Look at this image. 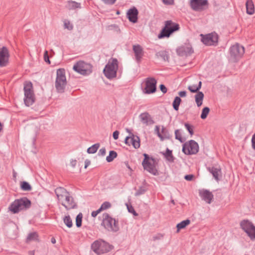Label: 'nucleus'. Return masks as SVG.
Here are the masks:
<instances>
[{
  "mask_svg": "<svg viewBox=\"0 0 255 255\" xmlns=\"http://www.w3.org/2000/svg\"><path fill=\"white\" fill-rule=\"evenodd\" d=\"M179 25L174 22L171 20H166L164 22V26L158 35V38L162 39L164 37H169L173 32L179 30Z\"/></svg>",
  "mask_w": 255,
  "mask_h": 255,
  "instance_id": "nucleus-1",
  "label": "nucleus"
},
{
  "mask_svg": "<svg viewBox=\"0 0 255 255\" xmlns=\"http://www.w3.org/2000/svg\"><path fill=\"white\" fill-rule=\"evenodd\" d=\"M118 69V61L116 58H112L109 60L106 65L103 73L105 76L109 79L115 78Z\"/></svg>",
  "mask_w": 255,
  "mask_h": 255,
  "instance_id": "nucleus-2",
  "label": "nucleus"
},
{
  "mask_svg": "<svg viewBox=\"0 0 255 255\" xmlns=\"http://www.w3.org/2000/svg\"><path fill=\"white\" fill-rule=\"evenodd\" d=\"M67 81L65 76V71L63 68L58 69L57 70L55 84L57 92L59 93H64Z\"/></svg>",
  "mask_w": 255,
  "mask_h": 255,
  "instance_id": "nucleus-3",
  "label": "nucleus"
},
{
  "mask_svg": "<svg viewBox=\"0 0 255 255\" xmlns=\"http://www.w3.org/2000/svg\"><path fill=\"white\" fill-rule=\"evenodd\" d=\"M102 225L109 231L116 232L119 231L118 221L112 218L108 213L103 215Z\"/></svg>",
  "mask_w": 255,
  "mask_h": 255,
  "instance_id": "nucleus-4",
  "label": "nucleus"
},
{
  "mask_svg": "<svg viewBox=\"0 0 255 255\" xmlns=\"http://www.w3.org/2000/svg\"><path fill=\"white\" fill-rule=\"evenodd\" d=\"M24 102L26 106L32 105L35 102L33 85L31 82L26 81L24 83Z\"/></svg>",
  "mask_w": 255,
  "mask_h": 255,
  "instance_id": "nucleus-5",
  "label": "nucleus"
},
{
  "mask_svg": "<svg viewBox=\"0 0 255 255\" xmlns=\"http://www.w3.org/2000/svg\"><path fill=\"white\" fill-rule=\"evenodd\" d=\"M143 156L144 159L142 162L143 169L152 175H157L158 172L156 168L155 159L152 157H149L146 153H144Z\"/></svg>",
  "mask_w": 255,
  "mask_h": 255,
  "instance_id": "nucleus-6",
  "label": "nucleus"
},
{
  "mask_svg": "<svg viewBox=\"0 0 255 255\" xmlns=\"http://www.w3.org/2000/svg\"><path fill=\"white\" fill-rule=\"evenodd\" d=\"M73 69L81 75H88L92 72L93 66L90 63L79 61L74 64Z\"/></svg>",
  "mask_w": 255,
  "mask_h": 255,
  "instance_id": "nucleus-7",
  "label": "nucleus"
},
{
  "mask_svg": "<svg viewBox=\"0 0 255 255\" xmlns=\"http://www.w3.org/2000/svg\"><path fill=\"white\" fill-rule=\"evenodd\" d=\"M241 228L247 234L251 240L255 239V226L248 220H244L240 223Z\"/></svg>",
  "mask_w": 255,
  "mask_h": 255,
  "instance_id": "nucleus-8",
  "label": "nucleus"
},
{
  "mask_svg": "<svg viewBox=\"0 0 255 255\" xmlns=\"http://www.w3.org/2000/svg\"><path fill=\"white\" fill-rule=\"evenodd\" d=\"M91 249L97 255H101L110 251L109 246L105 242L96 241L91 245Z\"/></svg>",
  "mask_w": 255,
  "mask_h": 255,
  "instance_id": "nucleus-9",
  "label": "nucleus"
},
{
  "mask_svg": "<svg viewBox=\"0 0 255 255\" xmlns=\"http://www.w3.org/2000/svg\"><path fill=\"white\" fill-rule=\"evenodd\" d=\"M201 41L207 46H216L218 42L219 36L216 32H212L206 35L200 34Z\"/></svg>",
  "mask_w": 255,
  "mask_h": 255,
  "instance_id": "nucleus-10",
  "label": "nucleus"
},
{
  "mask_svg": "<svg viewBox=\"0 0 255 255\" xmlns=\"http://www.w3.org/2000/svg\"><path fill=\"white\" fill-rule=\"evenodd\" d=\"M198 151V144L193 140H190L189 142H185L183 145L182 151L186 155L195 154Z\"/></svg>",
  "mask_w": 255,
  "mask_h": 255,
  "instance_id": "nucleus-11",
  "label": "nucleus"
},
{
  "mask_svg": "<svg viewBox=\"0 0 255 255\" xmlns=\"http://www.w3.org/2000/svg\"><path fill=\"white\" fill-rule=\"evenodd\" d=\"M244 52V47L238 43L232 46L230 49L231 58L234 61H237L243 55Z\"/></svg>",
  "mask_w": 255,
  "mask_h": 255,
  "instance_id": "nucleus-12",
  "label": "nucleus"
},
{
  "mask_svg": "<svg viewBox=\"0 0 255 255\" xmlns=\"http://www.w3.org/2000/svg\"><path fill=\"white\" fill-rule=\"evenodd\" d=\"M189 5L191 9L196 11H201L208 8L207 0H190Z\"/></svg>",
  "mask_w": 255,
  "mask_h": 255,
  "instance_id": "nucleus-13",
  "label": "nucleus"
},
{
  "mask_svg": "<svg viewBox=\"0 0 255 255\" xmlns=\"http://www.w3.org/2000/svg\"><path fill=\"white\" fill-rule=\"evenodd\" d=\"M10 57L8 48L5 46L0 48V67L6 66L9 62Z\"/></svg>",
  "mask_w": 255,
  "mask_h": 255,
  "instance_id": "nucleus-14",
  "label": "nucleus"
},
{
  "mask_svg": "<svg viewBox=\"0 0 255 255\" xmlns=\"http://www.w3.org/2000/svg\"><path fill=\"white\" fill-rule=\"evenodd\" d=\"M145 87L144 88L146 94L154 93L156 90V80L154 78H147L145 81Z\"/></svg>",
  "mask_w": 255,
  "mask_h": 255,
  "instance_id": "nucleus-15",
  "label": "nucleus"
},
{
  "mask_svg": "<svg viewBox=\"0 0 255 255\" xmlns=\"http://www.w3.org/2000/svg\"><path fill=\"white\" fill-rule=\"evenodd\" d=\"M176 52L180 56H187L193 53L194 51L191 45L185 44L178 47Z\"/></svg>",
  "mask_w": 255,
  "mask_h": 255,
  "instance_id": "nucleus-16",
  "label": "nucleus"
},
{
  "mask_svg": "<svg viewBox=\"0 0 255 255\" xmlns=\"http://www.w3.org/2000/svg\"><path fill=\"white\" fill-rule=\"evenodd\" d=\"M132 50L134 53L136 61L138 63L140 62L144 55V51L142 47L139 44L134 45L132 46Z\"/></svg>",
  "mask_w": 255,
  "mask_h": 255,
  "instance_id": "nucleus-17",
  "label": "nucleus"
},
{
  "mask_svg": "<svg viewBox=\"0 0 255 255\" xmlns=\"http://www.w3.org/2000/svg\"><path fill=\"white\" fill-rule=\"evenodd\" d=\"M199 195L202 200L208 204H210L214 198V195L212 193L207 189L200 190L199 191Z\"/></svg>",
  "mask_w": 255,
  "mask_h": 255,
  "instance_id": "nucleus-18",
  "label": "nucleus"
},
{
  "mask_svg": "<svg viewBox=\"0 0 255 255\" xmlns=\"http://www.w3.org/2000/svg\"><path fill=\"white\" fill-rule=\"evenodd\" d=\"M65 201L67 204L62 203V205L66 210H68L71 209L76 208L77 207L76 203L74 201L73 197L70 195L69 193L67 195H65Z\"/></svg>",
  "mask_w": 255,
  "mask_h": 255,
  "instance_id": "nucleus-19",
  "label": "nucleus"
},
{
  "mask_svg": "<svg viewBox=\"0 0 255 255\" xmlns=\"http://www.w3.org/2000/svg\"><path fill=\"white\" fill-rule=\"evenodd\" d=\"M155 130L161 141L166 139H170L171 135L167 129L162 127L161 132L159 131V127L156 126Z\"/></svg>",
  "mask_w": 255,
  "mask_h": 255,
  "instance_id": "nucleus-20",
  "label": "nucleus"
},
{
  "mask_svg": "<svg viewBox=\"0 0 255 255\" xmlns=\"http://www.w3.org/2000/svg\"><path fill=\"white\" fill-rule=\"evenodd\" d=\"M138 14V11L137 8L133 7L128 11L127 15L129 21L136 23L137 21Z\"/></svg>",
  "mask_w": 255,
  "mask_h": 255,
  "instance_id": "nucleus-21",
  "label": "nucleus"
},
{
  "mask_svg": "<svg viewBox=\"0 0 255 255\" xmlns=\"http://www.w3.org/2000/svg\"><path fill=\"white\" fill-rule=\"evenodd\" d=\"M139 117L141 122L146 126L152 125L154 123V122L152 120L151 116L147 112L141 113L139 115Z\"/></svg>",
  "mask_w": 255,
  "mask_h": 255,
  "instance_id": "nucleus-22",
  "label": "nucleus"
},
{
  "mask_svg": "<svg viewBox=\"0 0 255 255\" xmlns=\"http://www.w3.org/2000/svg\"><path fill=\"white\" fill-rule=\"evenodd\" d=\"M207 169L217 181L220 180V177L222 176L221 169L220 167H209Z\"/></svg>",
  "mask_w": 255,
  "mask_h": 255,
  "instance_id": "nucleus-23",
  "label": "nucleus"
},
{
  "mask_svg": "<svg viewBox=\"0 0 255 255\" xmlns=\"http://www.w3.org/2000/svg\"><path fill=\"white\" fill-rule=\"evenodd\" d=\"M129 140H131L132 142V145L136 149L140 147V139L139 137L137 136H134L133 134H132L131 136H127L125 140V142L126 144H128L129 142L128 141Z\"/></svg>",
  "mask_w": 255,
  "mask_h": 255,
  "instance_id": "nucleus-24",
  "label": "nucleus"
},
{
  "mask_svg": "<svg viewBox=\"0 0 255 255\" xmlns=\"http://www.w3.org/2000/svg\"><path fill=\"white\" fill-rule=\"evenodd\" d=\"M21 210L29 209L31 206V201L26 197L17 199Z\"/></svg>",
  "mask_w": 255,
  "mask_h": 255,
  "instance_id": "nucleus-25",
  "label": "nucleus"
},
{
  "mask_svg": "<svg viewBox=\"0 0 255 255\" xmlns=\"http://www.w3.org/2000/svg\"><path fill=\"white\" fill-rule=\"evenodd\" d=\"M18 200H15L9 206L8 209L12 213L16 214L21 210Z\"/></svg>",
  "mask_w": 255,
  "mask_h": 255,
  "instance_id": "nucleus-26",
  "label": "nucleus"
},
{
  "mask_svg": "<svg viewBox=\"0 0 255 255\" xmlns=\"http://www.w3.org/2000/svg\"><path fill=\"white\" fill-rule=\"evenodd\" d=\"M247 13L250 15H252L255 12L254 4L252 0H247L246 2Z\"/></svg>",
  "mask_w": 255,
  "mask_h": 255,
  "instance_id": "nucleus-27",
  "label": "nucleus"
},
{
  "mask_svg": "<svg viewBox=\"0 0 255 255\" xmlns=\"http://www.w3.org/2000/svg\"><path fill=\"white\" fill-rule=\"evenodd\" d=\"M55 193L58 199H60V197H65V195L69 193L65 188L61 187L55 189Z\"/></svg>",
  "mask_w": 255,
  "mask_h": 255,
  "instance_id": "nucleus-28",
  "label": "nucleus"
},
{
  "mask_svg": "<svg viewBox=\"0 0 255 255\" xmlns=\"http://www.w3.org/2000/svg\"><path fill=\"white\" fill-rule=\"evenodd\" d=\"M162 154L164 155L166 159L169 162H173L174 161L175 158L174 157L172 150L167 148L165 152H163Z\"/></svg>",
  "mask_w": 255,
  "mask_h": 255,
  "instance_id": "nucleus-29",
  "label": "nucleus"
},
{
  "mask_svg": "<svg viewBox=\"0 0 255 255\" xmlns=\"http://www.w3.org/2000/svg\"><path fill=\"white\" fill-rule=\"evenodd\" d=\"M204 97V95L202 92H198L195 95V102L198 107H200L202 105Z\"/></svg>",
  "mask_w": 255,
  "mask_h": 255,
  "instance_id": "nucleus-30",
  "label": "nucleus"
},
{
  "mask_svg": "<svg viewBox=\"0 0 255 255\" xmlns=\"http://www.w3.org/2000/svg\"><path fill=\"white\" fill-rule=\"evenodd\" d=\"M67 8L69 9H74L81 7V3L73 0H69L67 2Z\"/></svg>",
  "mask_w": 255,
  "mask_h": 255,
  "instance_id": "nucleus-31",
  "label": "nucleus"
},
{
  "mask_svg": "<svg viewBox=\"0 0 255 255\" xmlns=\"http://www.w3.org/2000/svg\"><path fill=\"white\" fill-rule=\"evenodd\" d=\"M190 223V220L189 219L184 220L178 223L176 226V228L177 229V232H179L181 229L185 228L187 226L189 225Z\"/></svg>",
  "mask_w": 255,
  "mask_h": 255,
  "instance_id": "nucleus-32",
  "label": "nucleus"
},
{
  "mask_svg": "<svg viewBox=\"0 0 255 255\" xmlns=\"http://www.w3.org/2000/svg\"><path fill=\"white\" fill-rule=\"evenodd\" d=\"M156 56L158 58H162L164 61H168L169 56L165 51H161L156 53Z\"/></svg>",
  "mask_w": 255,
  "mask_h": 255,
  "instance_id": "nucleus-33",
  "label": "nucleus"
},
{
  "mask_svg": "<svg viewBox=\"0 0 255 255\" xmlns=\"http://www.w3.org/2000/svg\"><path fill=\"white\" fill-rule=\"evenodd\" d=\"M38 238V234L35 232H32L29 233L27 238H26V242H29L32 241H37Z\"/></svg>",
  "mask_w": 255,
  "mask_h": 255,
  "instance_id": "nucleus-34",
  "label": "nucleus"
},
{
  "mask_svg": "<svg viewBox=\"0 0 255 255\" xmlns=\"http://www.w3.org/2000/svg\"><path fill=\"white\" fill-rule=\"evenodd\" d=\"M201 85L202 82L201 81H200L198 86L195 85L189 86H188V89L192 93H197L198 92H199V91L201 88Z\"/></svg>",
  "mask_w": 255,
  "mask_h": 255,
  "instance_id": "nucleus-35",
  "label": "nucleus"
},
{
  "mask_svg": "<svg viewBox=\"0 0 255 255\" xmlns=\"http://www.w3.org/2000/svg\"><path fill=\"white\" fill-rule=\"evenodd\" d=\"M117 153L115 151L111 150L109 152V155L106 157V160L108 162H111L117 157Z\"/></svg>",
  "mask_w": 255,
  "mask_h": 255,
  "instance_id": "nucleus-36",
  "label": "nucleus"
},
{
  "mask_svg": "<svg viewBox=\"0 0 255 255\" xmlns=\"http://www.w3.org/2000/svg\"><path fill=\"white\" fill-rule=\"evenodd\" d=\"M100 147L99 143H95L87 149V152L90 154L95 153Z\"/></svg>",
  "mask_w": 255,
  "mask_h": 255,
  "instance_id": "nucleus-37",
  "label": "nucleus"
},
{
  "mask_svg": "<svg viewBox=\"0 0 255 255\" xmlns=\"http://www.w3.org/2000/svg\"><path fill=\"white\" fill-rule=\"evenodd\" d=\"M181 99L179 97H176L173 101L172 105L173 109L175 111H178L179 110V107L181 103Z\"/></svg>",
  "mask_w": 255,
  "mask_h": 255,
  "instance_id": "nucleus-38",
  "label": "nucleus"
},
{
  "mask_svg": "<svg viewBox=\"0 0 255 255\" xmlns=\"http://www.w3.org/2000/svg\"><path fill=\"white\" fill-rule=\"evenodd\" d=\"M20 187L23 191H30L31 190L30 185L26 181L21 182Z\"/></svg>",
  "mask_w": 255,
  "mask_h": 255,
  "instance_id": "nucleus-39",
  "label": "nucleus"
},
{
  "mask_svg": "<svg viewBox=\"0 0 255 255\" xmlns=\"http://www.w3.org/2000/svg\"><path fill=\"white\" fill-rule=\"evenodd\" d=\"M64 223L68 227L71 228L73 226L72 221L69 215L66 216L64 219Z\"/></svg>",
  "mask_w": 255,
  "mask_h": 255,
  "instance_id": "nucleus-40",
  "label": "nucleus"
},
{
  "mask_svg": "<svg viewBox=\"0 0 255 255\" xmlns=\"http://www.w3.org/2000/svg\"><path fill=\"white\" fill-rule=\"evenodd\" d=\"M83 215L81 213H80L76 218V225L78 228L82 226Z\"/></svg>",
  "mask_w": 255,
  "mask_h": 255,
  "instance_id": "nucleus-41",
  "label": "nucleus"
},
{
  "mask_svg": "<svg viewBox=\"0 0 255 255\" xmlns=\"http://www.w3.org/2000/svg\"><path fill=\"white\" fill-rule=\"evenodd\" d=\"M210 112V109L208 107H205L202 109V113L201 115V118L202 119H205Z\"/></svg>",
  "mask_w": 255,
  "mask_h": 255,
  "instance_id": "nucleus-42",
  "label": "nucleus"
},
{
  "mask_svg": "<svg viewBox=\"0 0 255 255\" xmlns=\"http://www.w3.org/2000/svg\"><path fill=\"white\" fill-rule=\"evenodd\" d=\"M111 204L109 202L106 201L104 202L101 206V207L99 208L100 211H102L103 210H107L111 208Z\"/></svg>",
  "mask_w": 255,
  "mask_h": 255,
  "instance_id": "nucleus-43",
  "label": "nucleus"
},
{
  "mask_svg": "<svg viewBox=\"0 0 255 255\" xmlns=\"http://www.w3.org/2000/svg\"><path fill=\"white\" fill-rule=\"evenodd\" d=\"M147 189L145 187L143 186L140 187L137 190V191L135 193V196H138L141 195H142L145 193Z\"/></svg>",
  "mask_w": 255,
  "mask_h": 255,
  "instance_id": "nucleus-44",
  "label": "nucleus"
},
{
  "mask_svg": "<svg viewBox=\"0 0 255 255\" xmlns=\"http://www.w3.org/2000/svg\"><path fill=\"white\" fill-rule=\"evenodd\" d=\"M175 136L176 139L179 140L181 142H184L185 140L182 138L181 134L179 129H176L175 131Z\"/></svg>",
  "mask_w": 255,
  "mask_h": 255,
  "instance_id": "nucleus-45",
  "label": "nucleus"
},
{
  "mask_svg": "<svg viewBox=\"0 0 255 255\" xmlns=\"http://www.w3.org/2000/svg\"><path fill=\"white\" fill-rule=\"evenodd\" d=\"M184 126L187 129V130L188 131L190 134L191 135H192L194 134L193 126L188 123H185Z\"/></svg>",
  "mask_w": 255,
  "mask_h": 255,
  "instance_id": "nucleus-46",
  "label": "nucleus"
},
{
  "mask_svg": "<svg viewBox=\"0 0 255 255\" xmlns=\"http://www.w3.org/2000/svg\"><path fill=\"white\" fill-rule=\"evenodd\" d=\"M64 28L67 29L69 30H71L73 28L72 24H71L69 21H65L64 23Z\"/></svg>",
  "mask_w": 255,
  "mask_h": 255,
  "instance_id": "nucleus-47",
  "label": "nucleus"
},
{
  "mask_svg": "<svg viewBox=\"0 0 255 255\" xmlns=\"http://www.w3.org/2000/svg\"><path fill=\"white\" fill-rule=\"evenodd\" d=\"M127 209L128 210V211L132 213L134 216H137L138 214L136 213V212L135 211L133 207L131 205H129L128 204H127Z\"/></svg>",
  "mask_w": 255,
  "mask_h": 255,
  "instance_id": "nucleus-48",
  "label": "nucleus"
},
{
  "mask_svg": "<svg viewBox=\"0 0 255 255\" xmlns=\"http://www.w3.org/2000/svg\"><path fill=\"white\" fill-rule=\"evenodd\" d=\"M44 60H45V61L46 62H47L49 64L50 63L47 51H45L44 52Z\"/></svg>",
  "mask_w": 255,
  "mask_h": 255,
  "instance_id": "nucleus-49",
  "label": "nucleus"
},
{
  "mask_svg": "<svg viewBox=\"0 0 255 255\" xmlns=\"http://www.w3.org/2000/svg\"><path fill=\"white\" fill-rule=\"evenodd\" d=\"M194 176L193 174H188L184 176V179L187 181H191L194 178Z\"/></svg>",
  "mask_w": 255,
  "mask_h": 255,
  "instance_id": "nucleus-50",
  "label": "nucleus"
},
{
  "mask_svg": "<svg viewBox=\"0 0 255 255\" xmlns=\"http://www.w3.org/2000/svg\"><path fill=\"white\" fill-rule=\"evenodd\" d=\"M106 150L105 147H103L101 148L99 151V155L101 156H104L106 154Z\"/></svg>",
  "mask_w": 255,
  "mask_h": 255,
  "instance_id": "nucleus-51",
  "label": "nucleus"
},
{
  "mask_svg": "<svg viewBox=\"0 0 255 255\" xmlns=\"http://www.w3.org/2000/svg\"><path fill=\"white\" fill-rule=\"evenodd\" d=\"M119 131L118 130H116L113 132V136L114 139L117 140L119 138Z\"/></svg>",
  "mask_w": 255,
  "mask_h": 255,
  "instance_id": "nucleus-52",
  "label": "nucleus"
},
{
  "mask_svg": "<svg viewBox=\"0 0 255 255\" xmlns=\"http://www.w3.org/2000/svg\"><path fill=\"white\" fill-rule=\"evenodd\" d=\"M106 4H113L116 0H102Z\"/></svg>",
  "mask_w": 255,
  "mask_h": 255,
  "instance_id": "nucleus-53",
  "label": "nucleus"
},
{
  "mask_svg": "<svg viewBox=\"0 0 255 255\" xmlns=\"http://www.w3.org/2000/svg\"><path fill=\"white\" fill-rule=\"evenodd\" d=\"M163 2L167 5L172 4L174 2V0H162Z\"/></svg>",
  "mask_w": 255,
  "mask_h": 255,
  "instance_id": "nucleus-54",
  "label": "nucleus"
},
{
  "mask_svg": "<svg viewBox=\"0 0 255 255\" xmlns=\"http://www.w3.org/2000/svg\"><path fill=\"white\" fill-rule=\"evenodd\" d=\"M159 88H160V90L163 93H166L167 92V88H166V87L164 85L161 84L160 85V86H159Z\"/></svg>",
  "mask_w": 255,
  "mask_h": 255,
  "instance_id": "nucleus-55",
  "label": "nucleus"
},
{
  "mask_svg": "<svg viewBox=\"0 0 255 255\" xmlns=\"http://www.w3.org/2000/svg\"><path fill=\"white\" fill-rule=\"evenodd\" d=\"M101 211H100V209H99L98 210H96V211H93L92 212V214H91V215L93 217H96L97 215L100 213Z\"/></svg>",
  "mask_w": 255,
  "mask_h": 255,
  "instance_id": "nucleus-56",
  "label": "nucleus"
},
{
  "mask_svg": "<svg viewBox=\"0 0 255 255\" xmlns=\"http://www.w3.org/2000/svg\"><path fill=\"white\" fill-rule=\"evenodd\" d=\"M163 237V236L162 235L159 234L157 236H154L153 237V239L154 241H156L157 240H160V239H162Z\"/></svg>",
  "mask_w": 255,
  "mask_h": 255,
  "instance_id": "nucleus-57",
  "label": "nucleus"
},
{
  "mask_svg": "<svg viewBox=\"0 0 255 255\" xmlns=\"http://www.w3.org/2000/svg\"><path fill=\"white\" fill-rule=\"evenodd\" d=\"M179 95L181 97H185L186 96V92L185 91H180L179 92Z\"/></svg>",
  "mask_w": 255,
  "mask_h": 255,
  "instance_id": "nucleus-58",
  "label": "nucleus"
},
{
  "mask_svg": "<svg viewBox=\"0 0 255 255\" xmlns=\"http://www.w3.org/2000/svg\"><path fill=\"white\" fill-rule=\"evenodd\" d=\"M90 164V161L86 159L85 161V168H86Z\"/></svg>",
  "mask_w": 255,
  "mask_h": 255,
  "instance_id": "nucleus-59",
  "label": "nucleus"
},
{
  "mask_svg": "<svg viewBox=\"0 0 255 255\" xmlns=\"http://www.w3.org/2000/svg\"><path fill=\"white\" fill-rule=\"evenodd\" d=\"M76 162H77V161L76 160H72L71 161V165H72V166L75 167L76 164Z\"/></svg>",
  "mask_w": 255,
  "mask_h": 255,
  "instance_id": "nucleus-60",
  "label": "nucleus"
},
{
  "mask_svg": "<svg viewBox=\"0 0 255 255\" xmlns=\"http://www.w3.org/2000/svg\"><path fill=\"white\" fill-rule=\"evenodd\" d=\"M51 243L52 244H55L56 243V240H55V239L54 238H52L51 239Z\"/></svg>",
  "mask_w": 255,
  "mask_h": 255,
  "instance_id": "nucleus-61",
  "label": "nucleus"
},
{
  "mask_svg": "<svg viewBox=\"0 0 255 255\" xmlns=\"http://www.w3.org/2000/svg\"><path fill=\"white\" fill-rule=\"evenodd\" d=\"M128 141L129 142V143H128V144H127L128 145H129H129H130L131 144L132 145V142L131 141V140H129Z\"/></svg>",
  "mask_w": 255,
  "mask_h": 255,
  "instance_id": "nucleus-62",
  "label": "nucleus"
},
{
  "mask_svg": "<svg viewBox=\"0 0 255 255\" xmlns=\"http://www.w3.org/2000/svg\"><path fill=\"white\" fill-rule=\"evenodd\" d=\"M16 173L15 172H13V177H16Z\"/></svg>",
  "mask_w": 255,
  "mask_h": 255,
  "instance_id": "nucleus-63",
  "label": "nucleus"
},
{
  "mask_svg": "<svg viewBox=\"0 0 255 255\" xmlns=\"http://www.w3.org/2000/svg\"><path fill=\"white\" fill-rule=\"evenodd\" d=\"M128 168L129 169H130V170H132V169H131V168H130L129 166H128Z\"/></svg>",
  "mask_w": 255,
  "mask_h": 255,
  "instance_id": "nucleus-64",
  "label": "nucleus"
}]
</instances>
